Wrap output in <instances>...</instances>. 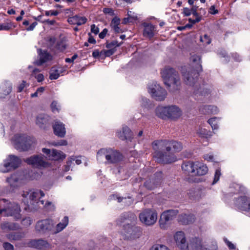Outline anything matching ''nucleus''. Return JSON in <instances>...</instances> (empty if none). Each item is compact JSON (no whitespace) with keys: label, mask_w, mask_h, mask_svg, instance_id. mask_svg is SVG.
Wrapping results in <instances>:
<instances>
[{"label":"nucleus","mask_w":250,"mask_h":250,"mask_svg":"<svg viewBox=\"0 0 250 250\" xmlns=\"http://www.w3.org/2000/svg\"><path fill=\"white\" fill-rule=\"evenodd\" d=\"M169 143L166 141H155L152 144L153 149L154 151V157L156 161L160 163L168 164L176 161V158L174 155L166 152L170 151V147L168 146Z\"/></svg>","instance_id":"f257e3e1"},{"label":"nucleus","mask_w":250,"mask_h":250,"mask_svg":"<svg viewBox=\"0 0 250 250\" xmlns=\"http://www.w3.org/2000/svg\"><path fill=\"white\" fill-rule=\"evenodd\" d=\"M161 76L164 83L172 91L179 89L181 80L179 73L174 69L166 67L161 71Z\"/></svg>","instance_id":"f03ea898"},{"label":"nucleus","mask_w":250,"mask_h":250,"mask_svg":"<svg viewBox=\"0 0 250 250\" xmlns=\"http://www.w3.org/2000/svg\"><path fill=\"white\" fill-rule=\"evenodd\" d=\"M24 198V202L26 203L28 208L32 209H37L40 208V205H43L44 201L40 200L39 198L44 196V194L42 190H35L24 191L22 194Z\"/></svg>","instance_id":"7ed1b4c3"},{"label":"nucleus","mask_w":250,"mask_h":250,"mask_svg":"<svg viewBox=\"0 0 250 250\" xmlns=\"http://www.w3.org/2000/svg\"><path fill=\"white\" fill-rule=\"evenodd\" d=\"M103 157L105 158L107 164H118L123 160V156L119 151L111 148L101 149L97 155L98 160H101Z\"/></svg>","instance_id":"20e7f679"},{"label":"nucleus","mask_w":250,"mask_h":250,"mask_svg":"<svg viewBox=\"0 0 250 250\" xmlns=\"http://www.w3.org/2000/svg\"><path fill=\"white\" fill-rule=\"evenodd\" d=\"M21 209L16 203H11L5 199L0 200V214L4 213L6 216H13L19 219L21 217Z\"/></svg>","instance_id":"39448f33"},{"label":"nucleus","mask_w":250,"mask_h":250,"mask_svg":"<svg viewBox=\"0 0 250 250\" xmlns=\"http://www.w3.org/2000/svg\"><path fill=\"white\" fill-rule=\"evenodd\" d=\"M21 164V159L15 155H9L0 165V171L3 173L8 172L19 167Z\"/></svg>","instance_id":"423d86ee"},{"label":"nucleus","mask_w":250,"mask_h":250,"mask_svg":"<svg viewBox=\"0 0 250 250\" xmlns=\"http://www.w3.org/2000/svg\"><path fill=\"white\" fill-rule=\"evenodd\" d=\"M147 88L151 96L157 101H163L167 95V91L156 82H150Z\"/></svg>","instance_id":"0eeeda50"},{"label":"nucleus","mask_w":250,"mask_h":250,"mask_svg":"<svg viewBox=\"0 0 250 250\" xmlns=\"http://www.w3.org/2000/svg\"><path fill=\"white\" fill-rule=\"evenodd\" d=\"M157 213L156 210L152 209H145L139 215L140 221L146 226L153 225L157 220Z\"/></svg>","instance_id":"6e6552de"},{"label":"nucleus","mask_w":250,"mask_h":250,"mask_svg":"<svg viewBox=\"0 0 250 250\" xmlns=\"http://www.w3.org/2000/svg\"><path fill=\"white\" fill-rule=\"evenodd\" d=\"M34 141L29 137L15 136L14 142L15 148L19 151L29 150L33 145Z\"/></svg>","instance_id":"1a4fd4ad"},{"label":"nucleus","mask_w":250,"mask_h":250,"mask_svg":"<svg viewBox=\"0 0 250 250\" xmlns=\"http://www.w3.org/2000/svg\"><path fill=\"white\" fill-rule=\"evenodd\" d=\"M178 211L177 210H167L163 212L160 216L159 220L161 229H167L168 227V222L173 220L177 215Z\"/></svg>","instance_id":"9d476101"},{"label":"nucleus","mask_w":250,"mask_h":250,"mask_svg":"<svg viewBox=\"0 0 250 250\" xmlns=\"http://www.w3.org/2000/svg\"><path fill=\"white\" fill-rule=\"evenodd\" d=\"M183 80L185 83L191 87V91H194V88L196 85H198L196 83L197 78L198 77V73L195 70L188 71L184 73L183 75Z\"/></svg>","instance_id":"9b49d317"},{"label":"nucleus","mask_w":250,"mask_h":250,"mask_svg":"<svg viewBox=\"0 0 250 250\" xmlns=\"http://www.w3.org/2000/svg\"><path fill=\"white\" fill-rule=\"evenodd\" d=\"M25 162L29 165H32L35 167H46L49 166V164L46 162L42 155H34L27 158Z\"/></svg>","instance_id":"f8f14e48"},{"label":"nucleus","mask_w":250,"mask_h":250,"mask_svg":"<svg viewBox=\"0 0 250 250\" xmlns=\"http://www.w3.org/2000/svg\"><path fill=\"white\" fill-rule=\"evenodd\" d=\"M42 152L50 160L59 161L64 159L66 157L65 154L62 151L55 149L50 150V149L43 148L42 149Z\"/></svg>","instance_id":"ddd939ff"},{"label":"nucleus","mask_w":250,"mask_h":250,"mask_svg":"<svg viewBox=\"0 0 250 250\" xmlns=\"http://www.w3.org/2000/svg\"><path fill=\"white\" fill-rule=\"evenodd\" d=\"M54 226L53 221L51 219H44L38 221L36 225L37 231L45 233L51 230Z\"/></svg>","instance_id":"4468645a"},{"label":"nucleus","mask_w":250,"mask_h":250,"mask_svg":"<svg viewBox=\"0 0 250 250\" xmlns=\"http://www.w3.org/2000/svg\"><path fill=\"white\" fill-rule=\"evenodd\" d=\"M174 238L177 246L181 250H189V244L187 243L185 233L183 231L177 232Z\"/></svg>","instance_id":"2eb2a0df"},{"label":"nucleus","mask_w":250,"mask_h":250,"mask_svg":"<svg viewBox=\"0 0 250 250\" xmlns=\"http://www.w3.org/2000/svg\"><path fill=\"white\" fill-rule=\"evenodd\" d=\"M9 187L13 189L17 188L22 185V175L19 173H13L6 180Z\"/></svg>","instance_id":"dca6fc26"},{"label":"nucleus","mask_w":250,"mask_h":250,"mask_svg":"<svg viewBox=\"0 0 250 250\" xmlns=\"http://www.w3.org/2000/svg\"><path fill=\"white\" fill-rule=\"evenodd\" d=\"M236 207L243 211H250V198L244 196L238 198L235 203Z\"/></svg>","instance_id":"f3484780"},{"label":"nucleus","mask_w":250,"mask_h":250,"mask_svg":"<svg viewBox=\"0 0 250 250\" xmlns=\"http://www.w3.org/2000/svg\"><path fill=\"white\" fill-rule=\"evenodd\" d=\"M192 92L195 98L202 99L203 97L208 96L210 93V90L207 87V86L204 85L201 86L199 85H196Z\"/></svg>","instance_id":"a211bd4d"},{"label":"nucleus","mask_w":250,"mask_h":250,"mask_svg":"<svg viewBox=\"0 0 250 250\" xmlns=\"http://www.w3.org/2000/svg\"><path fill=\"white\" fill-rule=\"evenodd\" d=\"M162 177L161 172L155 174V179L148 180L145 183V186L149 189H152L161 183Z\"/></svg>","instance_id":"6ab92c4d"},{"label":"nucleus","mask_w":250,"mask_h":250,"mask_svg":"<svg viewBox=\"0 0 250 250\" xmlns=\"http://www.w3.org/2000/svg\"><path fill=\"white\" fill-rule=\"evenodd\" d=\"M53 128L55 134L60 137H63L66 134L64 125L59 121H55L53 125Z\"/></svg>","instance_id":"aec40b11"},{"label":"nucleus","mask_w":250,"mask_h":250,"mask_svg":"<svg viewBox=\"0 0 250 250\" xmlns=\"http://www.w3.org/2000/svg\"><path fill=\"white\" fill-rule=\"evenodd\" d=\"M167 118L175 119L179 118L182 115L180 109L176 106H168V112Z\"/></svg>","instance_id":"412c9836"},{"label":"nucleus","mask_w":250,"mask_h":250,"mask_svg":"<svg viewBox=\"0 0 250 250\" xmlns=\"http://www.w3.org/2000/svg\"><path fill=\"white\" fill-rule=\"evenodd\" d=\"M195 163L192 162H184L182 165L183 170L188 174L194 176Z\"/></svg>","instance_id":"4be33fe9"},{"label":"nucleus","mask_w":250,"mask_h":250,"mask_svg":"<svg viewBox=\"0 0 250 250\" xmlns=\"http://www.w3.org/2000/svg\"><path fill=\"white\" fill-rule=\"evenodd\" d=\"M117 136L121 140H130L132 137V133L130 129L126 126H123L122 130L117 133Z\"/></svg>","instance_id":"5701e85b"},{"label":"nucleus","mask_w":250,"mask_h":250,"mask_svg":"<svg viewBox=\"0 0 250 250\" xmlns=\"http://www.w3.org/2000/svg\"><path fill=\"white\" fill-rule=\"evenodd\" d=\"M194 176L204 175L206 174L208 171V167L204 164L195 162Z\"/></svg>","instance_id":"b1692460"},{"label":"nucleus","mask_w":250,"mask_h":250,"mask_svg":"<svg viewBox=\"0 0 250 250\" xmlns=\"http://www.w3.org/2000/svg\"><path fill=\"white\" fill-rule=\"evenodd\" d=\"M30 245L32 247L40 250H44L49 247V244L42 239L34 240L30 242Z\"/></svg>","instance_id":"393cba45"},{"label":"nucleus","mask_w":250,"mask_h":250,"mask_svg":"<svg viewBox=\"0 0 250 250\" xmlns=\"http://www.w3.org/2000/svg\"><path fill=\"white\" fill-rule=\"evenodd\" d=\"M68 22L71 24H77L81 25L84 24L86 21L87 19L84 17H81L78 15L70 17L68 19Z\"/></svg>","instance_id":"a878e982"},{"label":"nucleus","mask_w":250,"mask_h":250,"mask_svg":"<svg viewBox=\"0 0 250 250\" xmlns=\"http://www.w3.org/2000/svg\"><path fill=\"white\" fill-rule=\"evenodd\" d=\"M69 219L67 216H64L62 221L55 227L53 232L55 233H59L63 230L68 225Z\"/></svg>","instance_id":"bb28decb"},{"label":"nucleus","mask_w":250,"mask_h":250,"mask_svg":"<svg viewBox=\"0 0 250 250\" xmlns=\"http://www.w3.org/2000/svg\"><path fill=\"white\" fill-rule=\"evenodd\" d=\"M50 117L46 114H40L37 117L36 124L41 128H43L44 125L48 123Z\"/></svg>","instance_id":"cd10ccee"},{"label":"nucleus","mask_w":250,"mask_h":250,"mask_svg":"<svg viewBox=\"0 0 250 250\" xmlns=\"http://www.w3.org/2000/svg\"><path fill=\"white\" fill-rule=\"evenodd\" d=\"M168 112V106H159L155 109L156 115L162 119L167 118Z\"/></svg>","instance_id":"c85d7f7f"},{"label":"nucleus","mask_w":250,"mask_h":250,"mask_svg":"<svg viewBox=\"0 0 250 250\" xmlns=\"http://www.w3.org/2000/svg\"><path fill=\"white\" fill-rule=\"evenodd\" d=\"M155 27L152 24H146L144 25L143 35L145 37L149 39L154 35Z\"/></svg>","instance_id":"c756f323"},{"label":"nucleus","mask_w":250,"mask_h":250,"mask_svg":"<svg viewBox=\"0 0 250 250\" xmlns=\"http://www.w3.org/2000/svg\"><path fill=\"white\" fill-rule=\"evenodd\" d=\"M204 250L202 242L200 239H193L189 245V250Z\"/></svg>","instance_id":"7c9ffc66"},{"label":"nucleus","mask_w":250,"mask_h":250,"mask_svg":"<svg viewBox=\"0 0 250 250\" xmlns=\"http://www.w3.org/2000/svg\"><path fill=\"white\" fill-rule=\"evenodd\" d=\"M120 24V19L119 18L115 17L112 19L110 23V26L115 33H120L123 32L119 27Z\"/></svg>","instance_id":"2f4dec72"},{"label":"nucleus","mask_w":250,"mask_h":250,"mask_svg":"<svg viewBox=\"0 0 250 250\" xmlns=\"http://www.w3.org/2000/svg\"><path fill=\"white\" fill-rule=\"evenodd\" d=\"M164 141H166L169 143L168 145L170 147V151L171 150V147H173L174 150L175 152H179L183 149V146L180 142H178L175 141H169L167 140H164Z\"/></svg>","instance_id":"473e14b6"},{"label":"nucleus","mask_w":250,"mask_h":250,"mask_svg":"<svg viewBox=\"0 0 250 250\" xmlns=\"http://www.w3.org/2000/svg\"><path fill=\"white\" fill-rule=\"evenodd\" d=\"M127 232L133 238L138 237L141 233L140 228L133 226H129Z\"/></svg>","instance_id":"72a5a7b5"},{"label":"nucleus","mask_w":250,"mask_h":250,"mask_svg":"<svg viewBox=\"0 0 250 250\" xmlns=\"http://www.w3.org/2000/svg\"><path fill=\"white\" fill-rule=\"evenodd\" d=\"M24 234L21 232H12L7 235V237L10 240H19L23 237Z\"/></svg>","instance_id":"f704fd0d"},{"label":"nucleus","mask_w":250,"mask_h":250,"mask_svg":"<svg viewBox=\"0 0 250 250\" xmlns=\"http://www.w3.org/2000/svg\"><path fill=\"white\" fill-rule=\"evenodd\" d=\"M197 133L202 138H207L210 137L212 135L211 132L209 130L206 129V128H200L198 130Z\"/></svg>","instance_id":"c9c22d12"},{"label":"nucleus","mask_w":250,"mask_h":250,"mask_svg":"<svg viewBox=\"0 0 250 250\" xmlns=\"http://www.w3.org/2000/svg\"><path fill=\"white\" fill-rule=\"evenodd\" d=\"M50 57L49 54L46 52L42 53L40 56V61L36 62L37 64L38 65H42L43 63L48 60L50 59Z\"/></svg>","instance_id":"e433bc0d"},{"label":"nucleus","mask_w":250,"mask_h":250,"mask_svg":"<svg viewBox=\"0 0 250 250\" xmlns=\"http://www.w3.org/2000/svg\"><path fill=\"white\" fill-rule=\"evenodd\" d=\"M208 124L211 125L213 130L218 128V120L217 118H212L208 120Z\"/></svg>","instance_id":"4c0bfd02"},{"label":"nucleus","mask_w":250,"mask_h":250,"mask_svg":"<svg viewBox=\"0 0 250 250\" xmlns=\"http://www.w3.org/2000/svg\"><path fill=\"white\" fill-rule=\"evenodd\" d=\"M60 76V71L55 68H52L51 70L49 78L51 80H56Z\"/></svg>","instance_id":"58836bf2"},{"label":"nucleus","mask_w":250,"mask_h":250,"mask_svg":"<svg viewBox=\"0 0 250 250\" xmlns=\"http://www.w3.org/2000/svg\"><path fill=\"white\" fill-rule=\"evenodd\" d=\"M130 218L131 219H129L128 214H124L121 217V219L122 220V221H121V222H124L125 221L126 222V223L128 224V222L130 221L131 220L134 221L136 219V217L134 214H130Z\"/></svg>","instance_id":"ea45409f"},{"label":"nucleus","mask_w":250,"mask_h":250,"mask_svg":"<svg viewBox=\"0 0 250 250\" xmlns=\"http://www.w3.org/2000/svg\"><path fill=\"white\" fill-rule=\"evenodd\" d=\"M150 250H170L167 246L160 245L155 244L153 245Z\"/></svg>","instance_id":"a19ab883"},{"label":"nucleus","mask_w":250,"mask_h":250,"mask_svg":"<svg viewBox=\"0 0 250 250\" xmlns=\"http://www.w3.org/2000/svg\"><path fill=\"white\" fill-rule=\"evenodd\" d=\"M224 241L230 250H238L236 248L235 246L231 242L229 241L226 238H224Z\"/></svg>","instance_id":"79ce46f5"},{"label":"nucleus","mask_w":250,"mask_h":250,"mask_svg":"<svg viewBox=\"0 0 250 250\" xmlns=\"http://www.w3.org/2000/svg\"><path fill=\"white\" fill-rule=\"evenodd\" d=\"M1 229L4 230L12 229H14V225L9 223H5L1 225Z\"/></svg>","instance_id":"37998d69"},{"label":"nucleus","mask_w":250,"mask_h":250,"mask_svg":"<svg viewBox=\"0 0 250 250\" xmlns=\"http://www.w3.org/2000/svg\"><path fill=\"white\" fill-rule=\"evenodd\" d=\"M29 84L25 81H22L21 83L18 86V92H21L25 87H27Z\"/></svg>","instance_id":"c03bdc74"},{"label":"nucleus","mask_w":250,"mask_h":250,"mask_svg":"<svg viewBox=\"0 0 250 250\" xmlns=\"http://www.w3.org/2000/svg\"><path fill=\"white\" fill-rule=\"evenodd\" d=\"M221 175V171L220 169H217L215 171L214 180L213 181L212 184H214L216 183L219 180L220 177Z\"/></svg>","instance_id":"a18cd8bd"},{"label":"nucleus","mask_w":250,"mask_h":250,"mask_svg":"<svg viewBox=\"0 0 250 250\" xmlns=\"http://www.w3.org/2000/svg\"><path fill=\"white\" fill-rule=\"evenodd\" d=\"M200 41L205 44H208L210 43V40L207 35H205L203 37H201Z\"/></svg>","instance_id":"49530a36"},{"label":"nucleus","mask_w":250,"mask_h":250,"mask_svg":"<svg viewBox=\"0 0 250 250\" xmlns=\"http://www.w3.org/2000/svg\"><path fill=\"white\" fill-rule=\"evenodd\" d=\"M51 145L54 146H66L67 145V142L66 140H63L57 142H52Z\"/></svg>","instance_id":"de8ad7c7"},{"label":"nucleus","mask_w":250,"mask_h":250,"mask_svg":"<svg viewBox=\"0 0 250 250\" xmlns=\"http://www.w3.org/2000/svg\"><path fill=\"white\" fill-rule=\"evenodd\" d=\"M31 219L30 217H27L25 218L22 220V224L25 226V227H28L31 224Z\"/></svg>","instance_id":"09e8293b"},{"label":"nucleus","mask_w":250,"mask_h":250,"mask_svg":"<svg viewBox=\"0 0 250 250\" xmlns=\"http://www.w3.org/2000/svg\"><path fill=\"white\" fill-rule=\"evenodd\" d=\"M59 105L58 104V103L54 101L51 104V107L52 111L53 112H58L59 111Z\"/></svg>","instance_id":"8fccbe9b"},{"label":"nucleus","mask_w":250,"mask_h":250,"mask_svg":"<svg viewBox=\"0 0 250 250\" xmlns=\"http://www.w3.org/2000/svg\"><path fill=\"white\" fill-rule=\"evenodd\" d=\"M42 206L48 210H54L55 209L54 204L51 202H47L44 205L43 204Z\"/></svg>","instance_id":"3c124183"},{"label":"nucleus","mask_w":250,"mask_h":250,"mask_svg":"<svg viewBox=\"0 0 250 250\" xmlns=\"http://www.w3.org/2000/svg\"><path fill=\"white\" fill-rule=\"evenodd\" d=\"M57 49L60 51H62L65 49V45L62 42H59L57 43L56 46Z\"/></svg>","instance_id":"603ef678"},{"label":"nucleus","mask_w":250,"mask_h":250,"mask_svg":"<svg viewBox=\"0 0 250 250\" xmlns=\"http://www.w3.org/2000/svg\"><path fill=\"white\" fill-rule=\"evenodd\" d=\"M11 26L8 23L0 24V30H9Z\"/></svg>","instance_id":"864d4df0"},{"label":"nucleus","mask_w":250,"mask_h":250,"mask_svg":"<svg viewBox=\"0 0 250 250\" xmlns=\"http://www.w3.org/2000/svg\"><path fill=\"white\" fill-rule=\"evenodd\" d=\"M197 8L198 7L197 6H193L191 8V14H192L195 17L198 16H201V12H197Z\"/></svg>","instance_id":"5fc2aeb1"},{"label":"nucleus","mask_w":250,"mask_h":250,"mask_svg":"<svg viewBox=\"0 0 250 250\" xmlns=\"http://www.w3.org/2000/svg\"><path fill=\"white\" fill-rule=\"evenodd\" d=\"M3 247L5 250H14L13 246L9 243H4Z\"/></svg>","instance_id":"6e6d98bb"},{"label":"nucleus","mask_w":250,"mask_h":250,"mask_svg":"<svg viewBox=\"0 0 250 250\" xmlns=\"http://www.w3.org/2000/svg\"><path fill=\"white\" fill-rule=\"evenodd\" d=\"M121 45V43H118L117 41H113L107 44V47L108 48H112L113 47H116L119 46Z\"/></svg>","instance_id":"4d7b16f0"},{"label":"nucleus","mask_w":250,"mask_h":250,"mask_svg":"<svg viewBox=\"0 0 250 250\" xmlns=\"http://www.w3.org/2000/svg\"><path fill=\"white\" fill-rule=\"evenodd\" d=\"M191 60L193 62H197L200 63L201 62V58L199 55H193L191 57Z\"/></svg>","instance_id":"13d9d810"},{"label":"nucleus","mask_w":250,"mask_h":250,"mask_svg":"<svg viewBox=\"0 0 250 250\" xmlns=\"http://www.w3.org/2000/svg\"><path fill=\"white\" fill-rule=\"evenodd\" d=\"M59 14L58 11H46L45 12V15L47 16H57Z\"/></svg>","instance_id":"bf43d9fd"},{"label":"nucleus","mask_w":250,"mask_h":250,"mask_svg":"<svg viewBox=\"0 0 250 250\" xmlns=\"http://www.w3.org/2000/svg\"><path fill=\"white\" fill-rule=\"evenodd\" d=\"M91 31L96 35L99 33V30L98 27H97L95 24H92L91 25Z\"/></svg>","instance_id":"052dcab7"},{"label":"nucleus","mask_w":250,"mask_h":250,"mask_svg":"<svg viewBox=\"0 0 250 250\" xmlns=\"http://www.w3.org/2000/svg\"><path fill=\"white\" fill-rule=\"evenodd\" d=\"M72 164V160L68 159V161L67 162V164L64 167V171H68L70 169V167Z\"/></svg>","instance_id":"680f3d73"},{"label":"nucleus","mask_w":250,"mask_h":250,"mask_svg":"<svg viewBox=\"0 0 250 250\" xmlns=\"http://www.w3.org/2000/svg\"><path fill=\"white\" fill-rule=\"evenodd\" d=\"M103 12L104 14H110L111 15H113L114 14V11L113 10H112V9L111 8H105L103 9Z\"/></svg>","instance_id":"e2e57ef3"},{"label":"nucleus","mask_w":250,"mask_h":250,"mask_svg":"<svg viewBox=\"0 0 250 250\" xmlns=\"http://www.w3.org/2000/svg\"><path fill=\"white\" fill-rule=\"evenodd\" d=\"M183 13L186 16H189L191 14V9L188 8H184L183 9Z\"/></svg>","instance_id":"0e129e2a"},{"label":"nucleus","mask_w":250,"mask_h":250,"mask_svg":"<svg viewBox=\"0 0 250 250\" xmlns=\"http://www.w3.org/2000/svg\"><path fill=\"white\" fill-rule=\"evenodd\" d=\"M69 160H72V164L73 163V162L74 161H75V163L77 165H80L82 163L81 160L80 159H78L77 157H70L69 158Z\"/></svg>","instance_id":"69168bd1"},{"label":"nucleus","mask_w":250,"mask_h":250,"mask_svg":"<svg viewBox=\"0 0 250 250\" xmlns=\"http://www.w3.org/2000/svg\"><path fill=\"white\" fill-rule=\"evenodd\" d=\"M107 32H108V30L107 29H106V28L104 29L103 30V31L99 34V36L100 38L104 39L105 37Z\"/></svg>","instance_id":"338daca9"},{"label":"nucleus","mask_w":250,"mask_h":250,"mask_svg":"<svg viewBox=\"0 0 250 250\" xmlns=\"http://www.w3.org/2000/svg\"><path fill=\"white\" fill-rule=\"evenodd\" d=\"M78 57V55L75 54L71 58H66L65 62H72L74 61Z\"/></svg>","instance_id":"774afa93"}]
</instances>
